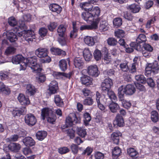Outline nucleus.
I'll use <instances>...</instances> for the list:
<instances>
[{
  "label": "nucleus",
  "mask_w": 159,
  "mask_h": 159,
  "mask_svg": "<svg viewBox=\"0 0 159 159\" xmlns=\"http://www.w3.org/2000/svg\"><path fill=\"white\" fill-rule=\"evenodd\" d=\"M81 121V118L78 113H70L66 118V125L61 126V130L63 132H66L67 136L69 137L70 139H73L75 136V131L72 128H69L68 127L80 124Z\"/></svg>",
  "instance_id": "obj_1"
},
{
  "label": "nucleus",
  "mask_w": 159,
  "mask_h": 159,
  "mask_svg": "<svg viewBox=\"0 0 159 159\" xmlns=\"http://www.w3.org/2000/svg\"><path fill=\"white\" fill-rule=\"evenodd\" d=\"M56 114L59 117L62 116V112L61 110L57 108L55 111L53 108L45 107L41 110V119L44 120L46 118L48 122L52 124L55 123L57 119Z\"/></svg>",
  "instance_id": "obj_2"
},
{
  "label": "nucleus",
  "mask_w": 159,
  "mask_h": 159,
  "mask_svg": "<svg viewBox=\"0 0 159 159\" xmlns=\"http://www.w3.org/2000/svg\"><path fill=\"white\" fill-rule=\"evenodd\" d=\"M112 80L109 78L105 79L102 83L101 86L102 92L107 93L109 98L114 101L117 100V98L114 93L111 89L113 85Z\"/></svg>",
  "instance_id": "obj_3"
},
{
  "label": "nucleus",
  "mask_w": 159,
  "mask_h": 159,
  "mask_svg": "<svg viewBox=\"0 0 159 159\" xmlns=\"http://www.w3.org/2000/svg\"><path fill=\"white\" fill-rule=\"evenodd\" d=\"M100 8L98 7L93 8L90 12H83L81 14V17L83 19L88 23L92 22L96 19L100 18L98 16L100 15Z\"/></svg>",
  "instance_id": "obj_4"
},
{
  "label": "nucleus",
  "mask_w": 159,
  "mask_h": 159,
  "mask_svg": "<svg viewBox=\"0 0 159 159\" xmlns=\"http://www.w3.org/2000/svg\"><path fill=\"white\" fill-rule=\"evenodd\" d=\"M37 58L35 56L28 57L26 59L28 66L30 67L34 73H39L43 70L40 65L37 63Z\"/></svg>",
  "instance_id": "obj_5"
},
{
  "label": "nucleus",
  "mask_w": 159,
  "mask_h": 159,
  "mask_svg": "<svg viewBox=\"0 0 159 159\" xmlns=\"http://www.w3.org/2000/svg\"><path fill=\"white\" fill-rule=\"evenodd\" d=\"M35 55L39 58H42L43 63H49L51 61V57L48 56V51L46 48L40 47L35 51Z\"/></svg>",
  "instance_id": "obj_6"
},
{
  "label": "nucleus",
  "mask_w": 159,
  "mask_h": 159,
  "mask_svg": "<svg viewBox=\"0 0 159 159\" xmlns=\"http://www.w3.org/2000/svg\"><path fill=\"white\" fill-rule=\"evenodd\" d=\"M101 19L99 18L96 19L94 21H92L91 25H82L80 27V30H91L98 28V25Z\"/></svg>",
  "instance_id": "obj_7"
},
{
  "label": "nucleus",
  "mask_w": 159,
  "mask_h": 159,
  "mask_svg": "<svg viewBox=\"0 0 159 159\" xmlns=\"http://www.w3.org/2000/svg\"><path fill=\"white\" fill-rule=\"evenodd\" d=\"M25 123L30 127L34 125L37 122L36 117L31 113L27 114L25 116Z\"/></svg>",
  "instance_id": "obj_8"
},
{
  "label": "nucleus",
  "mask_w": 159,
  "mask_h": 159,
  "mask_svg": "<svg viewBox=\"0 0 159 159\" xmlns=\"http://www.w3.org/2000/svg\"><path fill=\"white\" fill-rule=\"evenodd\" d=\"M59 90L58 82L55 80L51 82L48 85V93L50 95L57 93Z\"/></svg>",
  "instance_id": "obj_9"
},
{
  "label": "nucleus",
  "mask_w": 159,
  "mask_h": 159,
  "mask_svg": "<svg viewBox=\"0 0 159 159\" xmlns=\"http://www.w3.org/2000/svg\"><path fill=\"white\" fill-rule=\"evenodd\" d=\"M87 73L90 75L94 77H98L100 74L98 66L96 65L89 66L87 68Z\"/></svg>",
  "instance_id": "obj_10"
},
{
  "label": "nucleus",
  "mask_w": 159,
  "mask_h": 159,
  "mask_svg": "<svg viewBox=\"0 0 159 159\" xmlns=\"http://www.w3.org/2000/svg\"><path fill=\"white\" fill-rule=\"evenodd\" d=\"M19 26H16L13 29L14 31L16 33L18 34L19 36L21 37L23 36L24 29L26 26L24 21H19Z\"/></svg>",
  "instance_id": "obj_11"
},
{
  "label": "nucleus",
  "mask_w": 159,
  "mask_h": 159,
  "mask_svg": "<svg viewBox=\"0 0 159 159\" xmlns=\"http://www.w3.org/2000/svg\"><path fill=\"white\" fill-rule=\"evenodd\" d=\"M137 44L134 43H132V46L133 47L134 49L138 51L141 52L143 56L149 58L151 56V54L150 51H148L146 50L143 49L142 48L141 45H136Z\"/></svg>",
  "instance_id": "obj_12"
},
{
  "label": "nucleus",
  "mask_w": 159,
  "mask_h": 159,
  "mask_svg": "<svg viewBox=\"0 0 159 159\" xmlns=\"http://www.w3.org/2000/svg\"><path fill=\"white\" fill-rule=\"evenodd\" d=\"M68 63L70 65V61L69 58L61 59L59 61V66L62 71L64 72L67 69Z\"/></svg>",
  "instance_id": "obj_13"
},
{
  "label": "nucleus",
  "mask_w": 159,
  "mask_h": 159,
  "mask_svg": "<svg viewBox=\"0 0 159 159\" xmlns=\"http://www.w3.org/2000/svg\"><path fill=\"white\" fill-rule=\"evenodd\" d=\"M97 37L96 36L93 37L86 36L84 38V41L86 44L89 46H93L97 41Z\"/></svg>",
  "instance_id": "obj_14"
},
{
  "label": "nucleus",
  "mask_w": 159,
  "mask_h": 159,
  "mask_svg": "<svg viewBox=\"0 0 159 159\" xmlns=\"http://www.w3.org/2000/svg\"><path fill=\"white\" fill-rule=\"evenodd\" d=\"M17 99L22 105L26 106L29 105L30 103V101L28 97L25 96L23 94L20 93L18 96Z\"/></svg>",
  "instance_id": "obj_15"
},
{
  "label": "nucleus",
  "mask_w": 159,
  "mask_h": 159,
  "mask_svg": "<svg viewBox=\"0 0 159 159\" xmlns=\"http://www.w3.org/2000/svg\"><path fill=\"white\" fill-rule=\"evenodd\" d=\"M24 145L28 147H30L34 146L35 142L33 138L30 136L25 137L22 140Z\"/></svg>",
  "instance_id": "obj_16"
},
{
  "label": "nucleus",
  "mask_w": 159,
  "mask_h": 159,
  "mask_svg": "<svg viewBox=\"0 0 159 159\" xmlns=\"http://www.w3.org/2000/svg\"><path fill=\"white\" fill-rule=\"evenodd\" d=\"M147 39L146 35L143 34H139L136 39V42H132L130 43V45L131 47L133 48L132 46V43H134L136 45H141L140 43H145V42L147 41Z\"/></svg>",
  "instance_id": "obj_17"
},
{
  "label": "nucleus",
  "mask_w": 159,
  "mask_h": 159,
  "mask_svg": "<svg viewBox=\"0 0 159 159\" xmlns=\"http://www.w3.org/2000/svg\"><path fill=\"white\" fill-rule=\"evenodd\" d=\"M93 80L92 78L87 75H84L80 78V81L82 84L86 86L92 84Z\"/></svg>",
  "instance_id": "obj_18"
},
{
  "label": "nucleus",
  "mask_w": 159,
  "mask_h": 159,
  "mask_svg": "<svg viewBox=\"0 0 159 159\" xmlns=\"http://www.w3.org/2000/svg\"><path fill=\"white\" fill-rule=\"evenodd\" d=\"M24 32L23 34V38L24 39L28 42L33 41V32L31 30H24Z\"/></svg>",
  "instance_id": "obj_19"
},
{
  "label": "nucleus",
  "mask_w": 159,
  "mask_h": 159,
  "mask_svg": "<svg viewBox=\"0 0 159 159\" xmlns=\"http://www.w3.org/2000/svg\"><path fill=\"white\" fill-rule=\"evenodd\" d=\"M50 51L53 54L62 57L66 55V52L61 49L55 47H52L50 49Z\"/></svg>",
  "instance_id": "obj_20"
},
{
  "label": "nucleus",
  "mask_w": 159,
  "mask_h": 159,
  "mask_svg": "<svg viewBox=\"0 0 159 159\" xmlns=\"http://www.w3.org/2000/svg\"><path fill=\"white\" fill-rule=\"evenodd\" d=\"M49 10L54 12L60 14L62 11L61 7L59 5L55 3L50 4L49 6Z\"/></svg>",
  "instance_id": "obj_21"
},
{
  "label": "nucleus",
  "mask_w": 159,
  "mask_h": 159,
  "mask_svg": "<svg viewBox=\"0 0 159 159\" xmlns=\"http://www.w3.org/2000/svg\"><path fill=\"white\" fill-rule=\"evenodd\" d=\"M79 6L82 10H84L86 12H90L93 7L91 3L88 2H81Z\"/></svg>",
  "instance_id": "obj_22"
},
{
  "label": "nucleus",
  "mask_w": 159,
  "mask_h": 159,
  "mask_svg": "<svg viewBox=\"0 0 159 159\" xmlns=\"http://www.w3.org/2000/svg\"><path fill=\"white\" fill-rule=\"evenodd\" d=\"M74 64L75 68L82 69L84 64L83 58L80 57H75L74 60Z\"/></svg>",
  "instance_id": "obj_23"
},
{
  "label": "nucleus",
  "mask_w": 159,
  "mask_h": 159,
  "mask_svg": "<svg viewBox=\"0 0 159 159\" xmlns=\"http://www.w3.org/2000/svg\"><path fill=\"white\" fill-rule=\"evenodd\" d=\"M122 136L121 133L119 131L113 132L111 134V138L114 143L116 145L119 143L120 137Z\"/></svg>",
  "instance_id": "obj_24"
},
{
  "label": "nucleus",
  "mask_w": 159,
  "mask_h": 159,
  "mask_svg": "<svg viewBox=\"0 0 159 159\" xmlns=\"http://www.w3.org/2000/svg\"><path fill=\"white\" fill-rule=\"evenodd\" d=\"M127 9L133 13H136L140 11L141 8L139 5L134 3L129 5L127 7Z\"/></svg>",
  "instance_id": "obj_25"
},
{
  "label": "nucleus",
  "mask_w": 159,
  "mask_h": 159,
  "mask_svg": "<svg viewBox=\"0 0 159 159\" xmlns=\"http://www.w3.org/2000/svg\"><path fill=\"white\" fill-rule=\"evenodd\" d=\"M6 35L7 39L11 42H14L17 40L18 38L16 35L12 32L7 31Z\"/></svg>",
  "instance_id": "obj_26"
},
{
  "label": "nucleus",
  "mask_w": 159,
  "mask_h": 159,
  "mask_svg": "<svg viewBox=\"0 0 159 159\" xmlns=\"http://www.w3.org/2000/svg\"><path fill=\"white\" fill-rule=\"evenodd\" d=\"M26 89L27 93L30 96L34 95L37 91V89L34 86L31 84H29L27 85Z\"/></svg>",
  "instance_id": "obj_27"
},
{
  "label": "nucleus",
  "mask_w": 159,
  "mask_h": 159,
  "mask_svg": "<svg viewBox=\"0 0 159 159\" xmlns=\"http://www.w3.org/2000/svg\"><path fill=\"white\" fill-rule=\"evenodd\" d=\"M112 155L113 159H117L122 153L121 150L119 147H115L112 150Z\"/></svg>",
  "instance_id": "obj_28"
},
{
  "label": "nucleus",
  "mask_w": 159,
  "mask_h": 159,
  "mask_svg": "<svg viewBox=\"0 0 159 159\" xmlns=\"http://www.w3.org/2000/svg\"><path fill=\"white\" fill-rule=\"evenodd\" d=\"M66 31V26L61 24L59 25L57 29V32L58 36L60 37H63L65 34Z\"/></svg>",
  "instance_id": "obj_29"
},
{
  "label": "nucleus",
  "mask_w": 159,
  "mask_h": 159,
  "mask_svg": "<svg viewBox=\"0 0 159 159\" xmlns=\"http://www.w3.org/2000/svg\"><path fill=\"white\" fill-rule=\"evenodd\" d=\"M125 87L126 92V95H131L135 92L136 90L133 85L129 84L127 85Z\"/></svg>",
  "instance_id": "obj_30"
},
{
  "label": "nucleus",
  "mask_w": 159,
  "mask_h": 159,
  "mask_svg": "<svg viewBox=\"0 0 159 159\" xmlns=\"http://www.w3.org/2000/svg\"><path fill=\"white\" fill-rule=\"evenodd\" d=\"M54 102L56 105L58 107H62L64 105L63 99L59 95L54 96Z\"/></svg>",
  "instance_id": "obj_31"
},
{
  "label": "nucleus",
  "mask_w": 159,
  "mask_h": 159,
  "mask_svg": "<svg viewBox=\"0 0 159 159\" xmlns=\"http://www.w3.org/2000/svg\"><path fill=\"white\" fill-rule=\"evenodd\" d=\"M112 101L114 100H112ZM110 110L112 113H116L117 112V111L119 110L120 107L117 103L114 102L113 101L109 104L108 106Z\"/></svg>",
  "instance_id": "obj_32"
},
{
  "label": "nucleus",
  "mask_w": 159,
  "mask_h": 159,
  "mask_svg": "<svg viewBox=\"0 0 159 159\" xmlns=\"http://www.w3.org/2000/svg\"><path fill=\"white\" fill-rule=\"evenodd\" d=\"M115 122L118 126L120 127L124 126L125 123L124 119L120 115L118 114L117 115L115 118Z\"/></svg>",
  "instance_id": "obj_33"
},
{
  "label": "nucleus",
  "mask_w": 159,
  "mask_h": 159,
  "mask_svg": "<svg viewBox=\"0 0 159 159\" xmlns=\"http://www.w3.org/2000/svg\"><path fill=\"white\" fill-rule=\"evenodd\" d=\"M47 133L45 131H38L36 134L37 139L39 141H42L47 136Z\"/></svg>",
  "instance_id": "obj_34"
},
{
  "label": "nucleus",
  "mask_w": 159,
  "mask_h": 159,
  "mask_svg": "<svg viewBox=\"0 0 159 159\" xmlns=\"http://www.w3.org/2000/svg\"><path fill=\"white\" fill-rule=\"evenodd\" d=\"M83 55L86 61H90L93 57V55L88 48L84 49L83 52Z\"/></svg>",
  "instance_id": "obj_35"
},
{
  "label": "nucleus",
  "mask_w": 159,
  "mask_h": 159,
  "mask_svg": "<svg viewBox=\"0 0 159 159\" xmlns=\"http://www.w3.org/2000/svg\"><path fill=\"white\" fill-rule=\"evenodd\" d=\"M122 14L123 18L128 21H132L134 18L131 12L128 11H124Z\"/></svg>",
  "instance_id": "obj_36"
},
{
  "label": "nucleus",
  "mask_w": 159,
  "mask_h": 159,
  "mask_svg": "<svg viewBox=\"0 0 159 159\" xmlns=\"http://www.w3.org/2000/svg\"><path fill=\"white\" fill-rule=\"evenodd\" d=\"M9 146L10 151L16 152H17L21 148L20 145L16 143H11L9 144Z\"/></svg>",
  "instance_id": "obj_37"
},
{
  "label": "nucleus",
  "mask_w": 159,
  "mask_h": 159,
  "mask_svg": "<svg viewBox=\"0 0 159 159\" xmlns=\"http://www.w3.org/2000/svg\"><path fill=\"white\" fill-rule=\"evenodd\" d=\"M125 87L124 86H121L118 89V97L121 100L124 99V94H126Z\"/></svg>",
  "instance_id": "obj_38"
},
{
  "label": "nucleus",
  "mask_w": 159,
  "mask_h": 159,
  "mask_svg": "<svg viewBox=\"0 0 159 159\" xmlns=\"http://www.w3.org/2000/svg\"><path fill=\"white\" fill-rule=\"evenodd\" d=\"M24 59L21 55H18L13 56L12 58V62L13 64H16L20 63Z\"/></svg>",
  "instance_id": "obj_39"
},
{
  "label": "nucleus",
  "mask_w": 159,
  "mask_h": 159,
  "mask_svg": "<svg viewBox=\"0 0 159 159\" xmlns=\"http://www.w3.org/2000/svg\"><path fill=\"white\" fill-rule=\"evenodd\" d=\"M151 118L152 121L154 123L158 121L159 119V116L156 111L154 110L151 112Z\"/></svg>",
  "instance_id": "obj_40"
},
{
  "label": "nucleus",
  "mask_w": 159,
  "mask_h": 159,
  "mask_svg": "<svg viewBox=\"0 0 159 159\" xmlns=\"http://www.w3.org/2000/svg\"><path fill=\"white\" fill-rule=\"evenodd\" d=\"M2 92L6 94H9L11 91L8 87H6L4 84L0 82V92Z\"/></svg>",
  "instance_id": "obj_41"
},
{
  "label": "nucleus",
  "mask_w": 159,
  "mask_h": 159,
  "mask_svg": "<svg viewBox=\"0 0 159 159\" xmlns=\"http://www.w3.org/2000/svg\"><path fill=\"white\" fill-rule=\"evenodd\" d=\"M94 59L96 61H98L101 60L102 57L101 51L98 48H96L93 53Z\"/></svg>",
  "instance_id": "obj_42"
},
{
  "label": "nucleus",
  "mask_w": 159,
  "mask_h": 159,
  "mask_svg": "<svg viewBox=\"0 0 159 159\" xmlns=\"http://www.w3.org/2000/svg\"><path fill=\"white\" fill-rule=\"evenodd\" d=\"M84 122L85 125H88L89 122L91 120L90 115L88 112H86L83 115Z\"/></svg>",
  "instance_id": "obj_43"
},
{
  "label": "nucleus",
  "mask_w": 159,
  "mask_h": 159,
  "mask_svg": "<svg viewBox=\"0 0 159 159\" xmlns=\"http://www.w3.org/2000/svg\"><path fill=\"white\" fill-rule=\"evenodd\" d=\"M129 62L125 61L121 63L120 65V69L124 72H127L129 70V67L128 66Z\"/></svg>",
  "instance_id": "obj_44"
},
{
  "label": "nucleus",
  "mask_w": 159,
  "mask_h": 159,
  "mask_svg": "<svg viewBox=\"0 0 159 159\" xmlns=\"http://www.w3.org/2000/svg\"><path fill=\"white\" fill-rule=\"evenodd\" d=\"M77 133L82 138L85 137L87 134L86 129L81 127L77 128Z\"/></svg>",
  "instance_id": "obj_45"
},
{
  "label": "nucleus",
  "mask_w": 159,
  "mask_h": 159,
  "mask_svg": "<svg viewBox=\"0 0 159 159\" xmlns=\"http://www.w3.org/2000/svg\"><path fill=\"white\" fill-rule=\"evenodd\" d=\"M127 152L128 154L132 157H136L138 154V152L134 148L128 149Z\"/></svg>",
  "instance_id": "obj_46"
},
{
  "label": "nucleus",
  "mask_w": 159,
  "mask_h": 159,
  "mask_svg": "<svg viewBox=\"0 0 159 159\" xmlns=\"http://www.w3.org/2000/svg\"><path fill=\"white\" fill-rule=\"evenodd\" d=\"M135 79L139 82L142 84H145L146 82V79L143 75H138L135 76Z\"/></svg>",
  "instance_id": "obj_47"
},
{
  "label": "nucleus",
  "mask_w": 159,
  "mask_h": 159,
  "mask_svg": "<svg viewBox=\"0 0 159 159\" xmlns=\"http://www.w3.org/2000/svg\"><path fill=\"white\" fill-rule=\"evenodd\" d=\"M107 42L109 45L112 46H116L118 43L116 39L112 37L108 38L107 40Z\"/></svg>",
  "instance_id": "obj_48"
},
{
  "label": "nucleus",
  "mask_w": 159,
  "mask_h": 159,
  "mask_svg": "<svg viewBox=\"0 0 159 159\" xmlns=\"http://www.w3.org/2000/svg\"><path fill=\"white\" fill-rule=\"evenodd\" d=\"M8 23L10 26L14 27L17 25L18 22L14 17L11 16L8 18Z\"/></svg>",
  "instance_id": "obj_49"
},
{
  "label": "nucleus",
  "mask_w": 159,
  "mask_h": 159,
  "mask_svg": "<svg viewBox=\"0 0 159 159\" xmlns=\"http://www.w3.org/2000/svg\"><path fill=\"white\" fill-rule=\"evenodd\" d=\"M9 73L5 71H0V79L2 80H5L9 78Z\"/></svg>",
  "instance_id": "obj_50"
},
{
  "label": "nucleus",
  "mask_w": 159,
  "mask_h": 159,
  "mask_svg": "<svg viewBox=\"0 0 159 159\" xmlns=\"http://www.w3.org/2000/svg\"><path fill=\"white\" fill-rule=\"evenodd\" d=\"M115 35L118 38H121L125 36V33L124 30L118 29L115 32Z\"/></svg>",
  "instance_id": "obj_51"
},
{
  "label": "nucleus",
  "mask_w": 159,
  "mask_h": 159,
  "mask_svg": "<svg viewBox=\"0 0 159 159\" xmlns=\"http://www.w3.org/2000/svg\"><path fill=\"white\" fill-rule=\"evenodd\" d=\"M113 23L114 27H118L122 24V20L120 18H116L113 20Z\"/></svg>",
  "instance_id": "obj_52"
},
{
  "label": "nucleus",
  "mask_w": 159,
  "mask_h": 159,
  "mask_svg": "<svg viewBox=\"0 0 159 159\" xmlns=\"http://www.w3.org/2000/svg\"><path fill=\"white\" fill-rule=\"evenodd\" d=\"M152 66H151L152 70V72L154 74L157 73V71L159 69V66L157 61H155L153 63H150Z\"/></svg>",
  "instance_id": "obj_53"
},
{
  "label": "nucleus",
  "mask_w": 159,
  "mask_h": 159,
  "mask_svg": "<svg viewBox=\"0 0 159 159\" xmlns=\"http://www.w3.org/2000/svg\"><path fill=\"white\" fill-rule=\"evenodd\" d=\"M24 111L19 110L17 108H15L12 111V114L14 117L20 116L23 113Z\"/></svg>",
  "instance_id": "obj_54"
},
{
  "label": "nucleus",
  "mask_w": 159,
  "mask_h": 159,
  "mask_svg": "<svg viewBox=\"0 0 159 159\" xmlns=\"http://www.w3.org/2000/svg\"><path fill=\"white\" fill-rule=\"evenodd\" d=\"M93 103V100L90 97H87L83 102V104L85 105L91 106Z\"/></svg>",
  "instance_id": "obj_55"
},
{
  "label": "nucleus",
  "mask_w": 159,
  "mask_h": 159,
  "mask_svg": "<svg viewBox=\"0 0 159 159\" xmlns=\"http://www.w3.org/2000/svg\"><path fill=\"white\" fill-rule=\"evenodd\" d=\"M57 26V23L56 22H50L48 26V30L51 32H53Z\"/></svg>",
  "instance_id": "obj_56"
},
{
  "label": "nucleus",
  "mask_w": 159,
  "mask_h": 159,
  "mask_svg": "<svg viewBox=\"0 0 159 159\" xmlns=\"http://www.w3.org/2000/svg\"><path fill=\"white\" fill-rule=\"evenodd\" d=\"M142 48L143 49L146 50L147 51L151 52L153 51V47L148 43H144L143 46H142Z\"/></svg>",
  "instance_id": "obj_57"
},
{
  "label": "nucleus",
  "mask_w": 159,
  "mask_h": 159,
  "mask_svg": "<svg viewBox=\"0 0 159 159\" xmlns=\"http://www.w3.org/2000/svg\"><path fill=\"white\" fill-rule=\"evenodd\" d=\"M16 50V49L15 48L11 46H9L6 50L5 53L7 55L13 54L15 52Z\"/></svg>",
  "instance_id": "obj_58"
},
{
  "label": "nucleus",
  "mask_w": 159,
  "mask_h": 159,
  "mask_svg": "<svg viewBox=\"0 0 159 159\" xmlns=\"http://www.w3.org/2000/svg\"><path fill=\"white\" fill-rule=\"evenodd\" d=\"M156 20V17L155 16L148 20L146 24V27L148 29L150 28L151 27V25L154 24Z\"/></svg>",
  "instance_id": "obj_59"
},
{
  "label": "nucleus",
  "mask_w": 159,
  "mask_h": 159,
  "mask_svg": "<svg viewBox=\"0 0 159 159\" xmlns=\"http://www.w3.org/2000/svg\"><path fill=\"white\" fill-rule=\"evenodd\" d=\"M48 30L47 29L42 27L39 30V34L42 37H44L47 34Z\"/></svg>",
  "instance_id": "obj_60"
},
{
  "label": "nucleus",
  "mask_w": 159,
  "mask_h": 159,
  "mask_svg": "<svg viewBox=\"0 0 159 159\" xmlns=\"http://www.w3.org/2000/svg\"><path fill=\"white\" fill-rule=\"evenodd\" d=\"M29 148L30 147H28L22 149V152L25 156H27L29 154H31L32 153V151L31 149Z\"/></svg>",
  "instance_id": "obj_61"
},
{
  "label": "nucleus",
  "mask_w": 159,
  "mask_h": 159,
  "mask_svg": "<svg viewBox=\"0 0 159 159\" xmlns=\"http://www.w3.org/2000/svg\"><path fill=\"white\" fill-rule=\"evenodd\" d=\"M146 82L150 87L153 88L155 87V84L154 81L152 78H148L146 80Z\"/></svg>",
  "instance_id": "obj_62"
},
{
  "label": "nucleus",
  "mask_w": 159,
  "mask_h": 159,
  "mask_svg": "<svg viewBox=\"0 0 159 159\" xmlns=\"http://www.w3.org/2000/svg\"><path fill=\"white\" fill-rule=\"evenodd\" d=\"M134 84L137 89L139 90V91H145L146 90V89L144 86L143 85L139 83L138 82H135Z\"/></svg>",
  "instance_id": "obj_63"
},
{
  "label": "nucleus",
  "mask_w": 159,
  "mask_h": 159,
  "mask_svg": "<svg viewBox=\"0 0 159 159\" xmlns=\"http://www.w3.org/2000/svg\"><path fill=\"white\" fill-rule=\"evenodd\" d=\"M69 151V149L66 147L60 148L58 149V152L61 154H65Z\"/></svg>",
  "instance_id": "obj_64"
}]
</instances>
